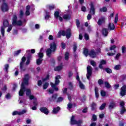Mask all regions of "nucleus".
Segmentation results:
<instances>
[{
  "label": "nucleus",
  "mask_w": 126,
  "mask_h": 126,
  "mask_svg": "<svg viewBox=\"0 0 126 126\" xmlns=\"http://www.w3.org/2000/svg\"><path fill=\"white\" fill-rule=\"evenodd\" d=\"M85 39L86 41L89 40V35L87 33L85 34Z\"/></svg>",
  "instance_id": "47"
},
{
  "label": "nucleus",
  "mask_w": 126,
  "mask_h": 126,
  "mask_svg": "<svg viewBox=\"0 0 126 126\" xmlns=\"http://www.w3.org/2000/svg\"><path fill=\"white\" fill-rule=\"evenodd\" d=\"M71 30L70 29H68L66 30V32H64V31H60L58 33V36L59 38L61 37V36H65L67 38V39H69L70 38V36H71V32H70Z\"/></svg>",
  "instance_id": "3"
},
{
  "label": "nucleus",
  "mask_w": 126,
  "mask_h": 126,
  "mask_svg": "<svg viewBox=\"0 0 126 126\" xmlns=\"http://www.w3.org/2000/svg\"><path fill=\"white\" fill-rule=\"evenodd\" d=\"M98 84L101 86L102 84H104V81L102 79H99L98 81Z\"/></svg>",
  "instance_id": "45"
},
{
  "label": "nucleus",
  "mask_w": 126,
  "mask_h": 126,
  "mask_svg": "<svg viewBox=\"0 0 126 126\" xmlns=\"http://www.w3.org/2000/svg\"><path fill=\"white\" fill-rule=\"evenodd\" d=\"M11 97V96H10V94H7L5 96V98H7V99H10Z\"/></svg>",
  "instance_id": "55"
},
{
  "label": "nucleus",
  "mask_w": 126,
  "mask_h": 126,
  "mask_svg": "<svg viewBox=\"0 0 126 126\" xmlns=\"http://www.w3.org/2000/svg\"><path fill=\"white\" fill-rule=\"evenodd\" d=\"M106 107V103H103L101 106L99 107V110H104Z\"/></svg>",
  "instance_id": "41"
},
{
  "label": "nucleus",
  "mask_w": 126,
  "mask_h": 126,
  "mask_svg": "<svg viewBox=\"0 0 126 126\" xmlns=\"http://www.w3.org/2000/svg\"><path fill=\"white\" fill-rule=\"evenodd\" d=\"M60 109L61 108H60V107L54 108L52 111L53 114H54V115H56V114H58V113H59V111H60Z\"/></svg>",
  "instance_id": "22"
},
{
  "label": "nucleus",
  "mask_w": 126,
  "mask_h": 126,
  "mask_svg": "<svg viewBox=\"0 0 126 126\" xmlns=\"http://www.w3.org/2000/svg\"><path fill=\"white\" fill-rule=\"evenodd\" d=\"M27 112V111L26 110H23L22 111V112L20 111V115H23V114H25V113H26Z\"/></svg>",
  "instance_id": "53"
},
{
  "label": "nucleus",
  "mask_w": 126,
  "mask_h": 126,
  "mask_svg": "<svg viewBox=\"0 0 126 126\" xmlns=\"http://www.w3.org/2000/svg\"><path fill=\"white\" fill-rule=\"evenodd\" d=\"M119 87H120V85L119 84H117L114 85V89L115 90L118 89Z\"/></svg>",
  "instance_id": "56"
},
{
  "label": "nucleus",
  "mask_w": 126,
  "mask_h": 126,
  "mask_svg": "<svg viewBox=\"0 0 126 126\" xmlns=\"http://www.w3.org/2000/svg\"><path fill=\"white\" fill-rule=\"evenodd\" d=\"M76 24L77 28H79V25H80V23H79V21L78 20H76Z\"/></svg>",
  "instance_id": "46"
},
{
  "label": "nucleus",
  "mask_w": 126,
  "mask_h": 126,
  "mask_svg": "<svg viewBox=\"0 0 126 126\" xmlns=\"http://www.w3.org/2000/svg\"><path fill=\"white\" fill-rule=\"evenodd\" d=\"M84 55H85L86 57H87V56H88L89 54H88V49L85 48L84 49V52H83Z\"/></svg>",
  "instance_id": "31"
},
{
  "label": "nucleus",
  "mask_w": 126,
  "mask_h": 126,
  "mask_svg": "<svg viewBox=\"0 0 126 126\" xmlns=\"http://www.w3.org/2000/svg\"><path fill=\"white\" fill-rule=\"evenodd\" d=\"M32 59V57L31 56H29L28 57V59L27 60V62L26 63V64L27 65H28V64H29L30 63V60H31Z\"/></svg>",
  "instance_id": "32"
},
{
  "label": "nucleus",
  "mask_w": 126,
  "mask_h": 126,
  "mask_svg": "<svg viewBox=\"0 0 126 126\" xmlns=\"http://www.w3.org/2000/svg\"><path fill=\"white\" fill-rule=\"evenodd\" d=\"M20 53H21V50H17V51H15L14 52V56H18V55H19V54H20Z\"/></svg>",
  "instance_id": "37"
},
{
  "label": "nucleus",
  "mask_w": 126,
  "mask_h": 126,
  "mask_svg": "<svg viewBox=\"0 0 126 126\" xmlns=\"http://www.w3.org/2000/svg\"><path fill=\"white\" fill-rule=\"evenodd\" d=\"M57 94H54L51 97L49 98L50 102H54L55 99H57Z\"/></svg>",
  "instance_id": "26"
},
{
  "label": "nucleus",
  "mask_w": 126,
  "mask_h": 126,
  "mask_svg": "<svg viewBox=\"0 0 126 126\" xmlns=\"http://www.w3.org/2000/svg\"><path fill=\"white\" fill-rule=\"evenodd\" d=\"M126 86H123L121 88L120 94L122 96H125V95H126Z\"/></svg>",
  "instance_id": "16"
},
{
  "label": "nucleus",
  "mask_w": 126,
  "mask_h": 126,
  "mask_svg": "<svg viewBox=\"0 0 126 126\" xmlns=\"http://www.w3.org/2000/svg\"><path fill=\"white\" fill-rule=\"evenodd\" d=\"M87 69V78L89 80L90 79V76L92 75V67L91 66H88Z\"/></svg>",
  "instance_id": "10"
},
{
  "label": "nucleus",
  "mask_w": 126,
  "mask_h": 126,
  "mask_svg": "<svg viewBox=\"0 0 126 126\" xmlns=\"http://www.w3.org/2000/svg\"><path fill=\"white\" fill-rule=\"evenodd\" d=\"M104 84L105 87H106L107 88H111V85H110V84H109L108 82H105Z\"/></svg>",
  "instance_id": "38"
},
{
  "label": "nucleus",
  "mask_w": 126,
  "mask_h": 126,
  "mask_svg": "<svg viewBox=\"0 0 126 126\" xmlns=\"http://www.w3.org/2000/svg\"><path fill=\"white\" fill-rule=\"evenodd\" d=\"M54 16L57 19L58 18L60 21H63V18L60 16V11H56L54 13Z\"/></svg>",
  "instance_id": "15"
},
{
  "label": "nucleus",
  "mask_w": 126,
  "mask_h": 126,
  "mask_svg": "<svg viewBox=\"0 0 126 126\" xmlns=\"http://www.w3.org/2000/svg\"><path fill=\"white\" fill-rule=\"evenodd\" d=\"M72 108V104L71 103H69L67 104V109H71Z\"/></svg>",
  "instance_id": "57"
},
{
  "label": "nucleus",
  "mask_w": 126,
  "mask_h": 126,
  "mask_svg": "<svg viewBox=\"0 0 126 126\" xmlns=\"http://www.w3.org/2000/svg\"><path fill=\"white\" fill-rule=\"evenodd\" d=\"M16 115H18L19 116H20V111H15L13 112L12 115L16 116Z\"/></svg>",
  "instance_id": "33"
},
{
  "label": "nucleus",
  "mask_w": 126,
  "mask_h": 126,
  "mask_svg": "<svg viewBox=\"0 0 126 126\" xmlns=\"http://www.w3.org/2000/svg\"><path fill=\"white\" fill-rule=\"evenodd\" d=\"M63 100V98L62 97H60L58 98L57 102H62Z\"/></svg>",
  "instance_id": "61"
},
{
  "label": "nucleus",
  "mask_w": 126,
  "mask_h": 126,
  "mask_svg": "<svg viewBox=\"0 0 126 126\" xmlns=\"http://www.w3.org/2000/svg\"><path fill=\"white\" fill-rule=\"evenodd\" d=\"M96 108V104L95 103H93V104L92 105V110H94Z\"/></svg>",
  "instance_id": "60"
},
{
  "label": "nucleus",
  "mask_w": 126,
  "mask_h": 126,
  "mask_svg": "<svg viewBox=\"0 0 126 126\" xmlns=\"http://www.w3.org/2000/svg\"><path fill=\"white\" fill-rule=\"evenodd\" d=\"M79 86L81 89L84 90L85 89V86L81 82V81H79Z\"/></svg>",
  "instance_id": "27"
},
{
  "label": "nucleus",
  "mask_w": 126,
  "mask_h": 126,
  "mask_svg": "<svg viewBox=\"0 0 126 126\" xmlns=\"http://www.w3.org/2000/svg\"><path fill=\"white\" fill-rule=\"evenodd\" d=\"M48 86H49V83L46 82L43 84V89H47Z\"/></svg>",
  "instance_id": "35"
},
{
  "label": "nucleus",
  "mask_w": 126,
  "mask_h": 126,
  "mask_svg": "<svg viewBox=\"0 0 126 126\" xmlns=\"http://www.w3.org/2000/svg\"><path fill=\"white\" fill-rule=\"evenodd\" d=\"M91 64L93 65V66H95L96 65V63L94 61H91Z\"/></svg>",
  "instance_id": "52"
},
{
  "label": "nucleus",
  "mask_w": 126,
  "mask_h": 126,
  "mask_svg": "<svg viewBox=\"0 0 126 126\" xmlns=\"http://www.w3.org/2000/svg\"><path fill=\"white\" fill-rule=\"evenodd\" d=\"M81 10H82V11L85 12L86 11V7L84 6H82L81 7Z\"/></svg>",
  "instance_id": "58"
},
{
  "label": "nucleus",
  "mask_w": 126,
  "mask_h": 126,
  "mask_svg": "<svg viewBox=\"0 0 126 126\" xmlns=\"http://www.w3.org/2000/svg\"><path fill=\"white\" fill-rule=\"evenodd\" d=\"M89 55L90 57H91V58H93V59H94V58H96V53H95L94 49H92L90 51Z\"/></svg>",
  "instance_id": "20"
},
{
  "label": "nucleus",
  "mask_w": 126,
  "mask_h": 126,
  "mask_svg": "<svg viewBox=\"0 0 126 126\" xmlns=\"http://www.w3.org/2000/svg\"><path fill=\"white\" fill-rule=\"evenodd\" d=\"M126 48L125 46H123L122 48V53L124 54L126 52Z\"/></svg>",
  "instance_id": "59"
},
{
  "label": "nucleus",
  "mask_w": 126,
  "mask_h": 126,
  "mask_svg": "<svg viewBox=\"0 0 126 126\" xmlns=\"http://www.w3.org/2000/svg\"><path fill=\"white\" fill-rule=\"evenodd\" d=\"M114 107H115V103L114 102H112L110 103V104L109 105V109H113V108H114Z\"/></svg>",
  "instance_id": "43"
},
{
  "label": "nucleus",
  "mask_w": 126,
  "mask_h": 126,
  "mask_svg": "<svg viewBox=\"0 0 126 126\" xmlns=\"http://www.w3.org/2000/svg\"><path fill=\"white\" fill-rule=\"evenodd\" d=\"M100 94L102 97H105V96H106V92L104 90H102L100 92Z\"/></svg>",
  "instance_id": "42"
},
{
  "label": "nucleus",
  "mask_w": 126,
  "mask_h": 126,
  "mask_svg": "<svg viewBox=\"0 0 126 126\" xmlns=\"http://www.w3.org/2000/svg\"><path fill=\"white\" fill-rule=\"evenodd\" d=\"M115 49H116V45H113L110 47V51H113Z\"/></svg>",
  "instance_id": "51"
},
{
  "label": "nucleus",
  "mask_w": 126,
  "mask_h": 126,
  "mask_svg": "<svg viewBox=\"0 0 126 126\" xmlns=\"http://www.w3.org/2000/svg\"><path fill=\"white\" fill-rule=\"evenodd\" d=\"M20 104H24V105H27V104H26V101L25 100H21L20 101Z\"/></svg>",
  "instance_id": "50"
},
{
  "label": "nucleus",
  "mask_w": 126,
  "mask_h": 126,
  "mask_svg": "<svg viewBox=\"0 0 126 126\" xmlns=\"http://www.w3.org/2000/svg\"><path fill=\"white\" fill-rule=\"evenodd\" d=\"M118 20H119V14H116L114 21L115 23H118Z\"/></svg>",
  "instance_id": "39"
},
{
  "label": "nucleus",
  "mask_w": 126,
  "mask_h": 126,
  "mask_svg": "<svg viewBox=\"0 0 126 126\" xmlns=\"http://www.w3.org/2000/svg\"><path fill=\"white\" fill-rule=\"evenodd\" d=\"M65 61H68L69 59V53L68 52H66L65 53V57H64Z\"/></svg>",
  "instance_id": "30"
},
{
  "label": "nucleus",
  "mask_w": 126,
  "mask_h": 126,
  "mask_svg": "<svg viewBox=\"0 0 126 126\" xmlns=\"http://www.w3.org/2000/svg\"><path fill=\"white\" fill-rule=\"evenodd\" d=\"M35 99H32V100H34V101L33 102V105L35 106H38V101H37V98L35 97Z\"/></svg>",
  "instance_id": "34"
},
{
  "label": "nucleus",
  "mask_w": 126,
  "mask_h": 126,
  "mask_svg": "<svg viewBox=\"0 0 126 126\" xmlns=\"http://www.w3.org/2000/svg\"><path fill=\"white\" fill-rule=\"evenodd\" d=\"M106 20V19L104 17H101L100 18L98 19V21L97 22L98 25H102L103 24V23H105V21Z\"/></svg>",
  "instance_id": "14"
},
{
  "label": "nucleus",
  "mask_w": 126,
  "mask_h": 126,
  "mask_svg": "<svg viewBox=\"0 0 126 126\" xmlns=\"http://www.w3.org/2000/svg\"><path fill=\"white\" fill-rule=\"evenodd\" d=\"M92 17V16L91 15V14H89L87 16L88 20H90V19H91Z\"/></svg>",
  "instance_id": "62"
},
{
  "label": "nucleus",
  "mask_w": 126,
  "mask_h": 126,
  "mask_svg": "<svg viewBox=\"0 0 126 126\" xmlns=\"http://www.w3.org/2000/svg\"><path fill=\"white\" fill-rule=\"evenodd\" d=\"M30 9V6L28 5L26 7V15H30V12L29 10Z\"/></svg>",
  "instance_id": "28"
},
{
  "label": "nucleus",
  "mask_w": 126,
  "mask_h": 126,
  "mask_svg": "<svg viewBox=\"0 0 126 126\" xmlns=\"http://www.w3.org/2000/svg\"><path fill=\"white\" fill-rule=\"evenodd\" d=\"M68 85H69V89H70V90L72 89V83L69 82V83H68Z\"/></svg>",
  "instance_id": "64"
},
{
  "label": "nucleus",
  "mask_w": 126,
  "mask_h": 126,
  "mask_svg": "<svg viewBox=\"0 0 126 126\" xmlns=\"http://www.w3.org/2000/svg\"><path fill=\"white\" fill-rule=\"evenodd\" d=\"M8 64H5L4 66V70H5L6 71H7L8 69Z\"/></svg>",
  "instance_id": "54"
},
{
  "label": "nucleus",
  "mask_w": 126,
  "mask_h": 126,
  "mask_svg": "<svg viewBox=\"0 0 126 126\" xmlns=\"http://www.w3.org/2000/svg\"><path fill=\"white\" fill-rule=\"evenodd\" d=\"M47 7L49 8L50 10H53V9H55V5H48Z\"/></svg>",
  "instance_id": "29"
},
{
  "label": "nucleus",
  "mask_w": 126,
  "mask_h": 126,
  "mask_svg": "<svg viewBox=\"0 0 126 126\" xmlns=\"http://www.w3.org/2000/svg\"><path fill=\"white\" fill-rule=\"evenodd\" d=\"M105 70L107 73H112V70L110 68H106Z\"/></svg>",
  "instance_id": "49"
},
{
  "label": "nucleus",
  "mask_w": 126,
  "mask_h": 126,
  "mask_svg": "<svg viewBox=\"0 0 126 126\" xmlns=\"http://www.w3.org/2000/svg\"><path fill=\"white\" fill-rule=\"evenodd\" d=\"M50 48H48L46 51V55L47 57H49V58L51 57L52 53L56 52L57 44H56V43L55 42H52L50 44Z\"/></svg>",
  "instance_id": "2"
},
{
  "label": "nucleus",
  "mask_w": 126,
  "mask_h": 126,
  "mask_svg": "<svg viewBox=\"0 0 126 126\" xmlns=\"http://www.w3.org/2000/svg\"><path fill=\"white\" fill-rule=\"evenodd\" d=\"M40 25H39V24H35V28L36 29H37V30L40 29Z\"/></svg>",
  "instance_id": "63"
},
{
  "label": "nucleus",
  "mask_w": 126,
  "mask_h": 126,
  "mask_svg": "<svg viewBox=\"0 0 126 126\" xmlns=\"http://www.w3.org/2000/svg\"><path fill=\"white\" fill-rule=\"evenodd\" d=\"M28 80H29V75L26 74L25 75L23 81L22 83L21 89L19 92V96H23L24 95V93H25L27 96L29 97L30 100H32V99H35V96L32 95V93H31V90L29 89H26L25 86L28 85Z\"/></svg>",
  "instance_id": "1"
},
{
  "label": "nucleus",
  "mask_w": 126,
  "mask_h": 126,
  "mask_svg": "<svg viewBox=\"0 0 126 126\" xmlns=\"http://www.w3.org/2000/svg\"><path fill=\"white\" fill-rule=\"evenodd\" d=\"M50 18H51V14H50V12H46L45 15V19L46 20H49Z\"/></svg>",
  "instance_id": "25"
},
{
  "label": "nucleus",
  "mask_w": 126,
  "mask_h": 126,
  "mask_svg": "<svg viewBox=\"0 0 126 126\" xmlns=\"http://www.w3.org/2000/svg\"><path fill=\"white\" fill-rule=\"evenodd\" d=\"M60 78H61V76L58 75L56 76L55 77V84L53 83H50L51 87H52V88H53V89H54L55 91H59V88L57 87V86H58V85L60 84V80L59 79H60Z\"/></svg>",
  "instance_id": "4"
},
{
  "label": "nucleus",
  "mask_w": 126,
  "mask_h": 126,
  "mask_svg": "<svg viewBox=\"0 0 126 126\" xmlns=\"http://www.w3.org/2000/svg\"><path fill=\"white\" fill-rule=\"evenodd\" d=\"M120 106L122 108V109L120 111L121 115H123L125 112H126V108H125V102L124 101H121L120 102Z\"/></svg>",
  "instance_id": "12"
},
{
  "label": "nucleus",
  "mask_w": 126,
  "mask_h": 126,
  "mask_svg": "<svg viewBox=\"0 0 126 126\" xmlns=\"http://www.w3.org/2000/svg\"><path fill=\"white\" fill-rule=\"evenodd\" d=\"M96 8H95V7L94 6V5L93 4V3H91V8L90 9V13H91V14H93L94 15L95 14V10Z\"/></svg>",
  "instance_id": "13"
},
{
  "label": "nucleus",
  "mask_w": 126,
  "mask_h": 126,
  "mask_svg": "<svg viewBox=\"0 0 126 126\" xmlns=\"http://www.w3.org/2000/svg\"><path fill=\"white\" fill-rule=\"evenodd\" d=\"M63 17V19H65V20H69V19L71 18V13L64 14Z\"/></svg>",
  "instance_id": "19"
},
{
  "label": "nucleus",
  "mask_w": 126,
  "mask_h": 126,
  "mask_svg": "<svg viewBox=\"0 0 126 126\" xmlns=\"http://www.w3.org/2000/svg\"><path fill=\"white\" fill-rule=\"evenodd\" d=\"M77 48V46L76 45V43L74 44V45H73V47L74 52H76Z\"/></svg>",
  "instance_id": "48"
},
{
  "label": "nucleus",
  "mask_w": 126,
  "mask_h": 126,
  "mask_svg": "<svg viewBox=\"0 0 126 126\" xmlns=\"http://www.w3.org/2000/svg\"><path fill=\"white\" fill-rule=\"evenodd\" d=\"M107 63V62L104 60H102L100 61V64H99V68H103V65L106 64Z\"/></svg>",
  "instance_id": "21"
},
{
  "label": "nucleus",
  "mask_w": 126,
  "mask_h": 126,
  "mask_svg": "<svg viewBox=\"0 0 126 126\" xmlns=\"http://www.w3.org/2000/svg\"><path fill=\"white\" fill-rule=\"evenodd\" d=\"M100 10L101 12H106L107 10V8L106 7H103L100 9Z\"/></svg>",
  "instance_id": "36"
},
{
  "label": "nucleus",
  "mask_w": 126,
  "mask_h": 126,
  "mask_svg": "<svg viewBox=\"0 0 126 126\" xmlns=\"http://www.w3.org/2000/svg\"><path fill=\"white\" fill-rule=\"evenodd\" d=\"M1 8L2 11H7L8 10V6H7V4L5 3V2L3 1L1 6Z\"/></svg>",
  "instance_id": "11"
},
{
  "label": "nucleus",
  "mask_w": 126,
  "mask_h": 126,
  "mask_svg": "<svg viewBox=\"0 0 126 126\" xmlns=\"http://www.w3.org/2000/svg\"><path fill=\"white\" fill-rule=\"evenodd\" d=\"M40 111L42 113H43L45 115H49V110L47 109L46 107H41L40 108Z\"/></svg>",
  "instance_id": "17"
},
{
  "label": "nucleus",
  "mask_w": 126,
  "mask_h": 126,
  "mask_svg": "<svg viewBox=\"0 0 126 126\" xmlns=\"http://www.w3.org/2000/svg\"><path fill=\"white\" fill-rule=\"evenodd\" d=\"M12 25L13 26H21L22 25V21L21 20L17 21V17L16 15L13 16Z\"/></svg>",
  "instance_id": "5"
},
{
  "label": "nucleus",
  "mask_w": 126,
  "mask_h": 126,
  "mask_svg": "<svg viewBox=\"0 0 126 126\" xmlns=\"http://www.w3.org/2000/svg\"><path fill=\"white\" fill-rule=\"evenodd\" d=\"M38 57L39 58L36 60V64L38 65H40V64H41V63H42L43 62V59H42V58H43L44 57V53H43V49L42 48L40 49V52L38 54Z\"/></svg>",
  "instance_id": "6"
},
{
  "label": "nucleus",
  "mask_w": 126,
  "mask_h": 126,
  "mask_svg": "<svg viewBox=\"0 0 126 126\" xmlns=\"http://www.w3.org/2000/svg\"><path fill=\"white\" fill-rule=\"evenodd\" d=\"M108 31H109V30L107 29H103L102 33L103 35H104L105 36H108V34L109 33Z\"/></svg>",
  "instance_id": "23"
},
{
  "label": "nucleus",
  "mask_w": 126,
  "mask_h": 126,
  "mask_svg": "<svg viewBox=\"0 0 126 126\" xmlns=\"http://www.w3.org/2000/svg\"><path fill=\"white\" fill-rule=\"evenodd\" d=\"M26 61V58L25 57H23L22 59V62L20 63V68L21 71L23 72V71H25V69H26V67H25V61Z\"/></svg>",
  "instance_id": "7"
},
{
  "label": "nucleus",
  "mask_w": 126,
  "mask_h": 126,
  "mask_svg": "<svg viewBox=\"0 0 126 126\" xmlns=\"http://www.w3.org/2000/svg\"><path fill=\"white\" fill-rule=\"evenodd\" d=\"M12 27H13V26L12 25H10L7 30V32H9L11 30H12Z\"/></svg>",
  "instance_id": "40"
},
{
  "label": "nucleus",
  "mask_w": 126,
  "mask_h": 126,
  "mask_svg": "<svg viewBox=\"0 0 126 126\" xmlns=\"http://www.w3.org/2000/svg\"><path fill=\"white\" fill-rule=\"evenodd\" d=\"M108 28L109 30H115V25H114L113 23H110L108 25Z\"/></svg>",
  "instance_id": "24"
},
{
  "label": "nucleus",
  "mask_w": 126,
  "mask_h": 126,
  "mask_svg": "<svg viewBox=\"0 0 126 126\" xmlns=\"http://www.w3.org/2000/svg\"><path fill=\"white\" fill-rule=\"evenodd\" d=\"M8 26V22L7 20L4 21L3 26L1 27V33L2 37H4V28Z\"/></svg>",
  "instance_id": "9"
},
{
  "label": "nucleus",
  "mask_w": 126,
  "mask_h": 126,
  "mask_svg": "<svg viewBox=\"0 0 126 126\" xmlns=\"http://www.w3.org/2000/svg\"><path fill=\"white\" fill-rule=\"evenodd\" d=\"M121 68V65H116L114 67V69H116V70H119Z\"/></svg>",
  "instance_id": "44"
},
{
  "label": "nucleus",
  "mask_w": 126,
  "mask_h": 126,
  "mask_svg": "<svg viewBox=\"0 0 126 126\" xmlns=\"http://www.w3.org/2000/svg\"><path fill=\"white\" fill-rule=\"evenodd\" d=\"M81 123H82V121L79 120L78 121H76V120H75L74 119V116H72L70 120V124L71 125H77L78 126H81Z\"/></svg>",
  "instance_id": "8"
},
{
  "label": "nucleus",
  "mask_w": 126,
  "mask_h": 126,
  "mask_svg": "<svg viewBox=\"0 0 126 126\" xmlns=\"http://www.w3.org/2000/svg\"><path fill=\"white\" fill-rule=\"evenodd\" d=\"M63 68V64L61 63V65H59L54 68L55 71H60Z\"/></svg>",
  "instance_id": "18"
}]
</instances>
